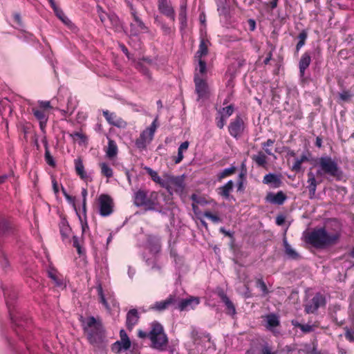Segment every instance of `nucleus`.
Listing matches in <instances>:
<instances>
[{
  "mask_svg": "<svg viewBox=\"0 0 354 354\" xmlns=\"http://www.w3.org/2000/svg\"><path fill=\"white\" fill-rule=\"evenodd\" d=\"M217 11L220 15L227 17L229 14V6L227 3V0H215Z\"/></svg>",
  "mask_w": 354,
  "mask_h": 354,
  "instance_id": "nucleus-38",
  "label": "nucleus"
},
{
  "mask_svg": "<svg viewBox=\"0 0 354 354\" xmlns=\"http://www.w3.org/2000/svg\"><path fill=\"white\" fill-rule=\"evenodd\" d=\"M140 316L137 309L133 308L127 314L126 326L129 330H131L139 321Z\"/></svg>",
  "mask_w": 354,
  "mask_h": 354,
  "instance_id": "nucleus-23",
  "label": "nucleus"
},
{
  "mask_svg": "<svg viewBox=\"0 0 354 354\" xmlns=\"http://www.w3.org/2000/svg\"><path fill=\"white\" fill-rule=\"evenodd\" d=\"M256 283H257V287L261 290L263 296L268 295V290L267 288L266 283L263 281V280L261 278L258 279L256 281Z\"/></svg>",
  "mask_w": 354,
  "mask_h": 354,
  "instance_id": "nucleus-58",
  "label": "nucleus"
},
{
  "mask_svg": "<svg viewBox=\"0 0 354 354\" xmlns=\"http://www.w3.org/2000/svg\"><path fill=\"white\" fill-rule=\"evenodd\" d=\"M219 296L222 300V301L225 304L227 310H228L229 314L234 315L236 314V309L234 305L229 299V297L224 293L221 292L219 294Z\"/></svg>",
  "mask_w": 354,
  "mask_h": 354,
  "instance_id": "nucleus-37",
  "label": "nucleus"
},
{
  "mask_svg": "<svg viewBox=\"0 0 354 354\" xmlns=\"http://www.w3.org/2000/svg\"><path fill=\"white\" fill-rule=\"evenodd\" d=\"M203 215L204 216H205L206 218H209V220L212 221V223H219L221 222V218L217 216V215H215V214H213L212 212H210L209 211H205L204 213H203Z\"/></svg>",
  "mask_w": 354,
  "mask_h": 354,
  "instance_id": "nucleus-56",
  "label": "nucleus"
},
{
  "mask_svg": "<svg viewBox=\"0 0 354 354\" xmlns=\"http://www.w3.org/2000/svg\"><path fill=\"white\" fill-rule=\"evenodd\" d=\"M265 320L266 322V328L271 331L275 336L279 335L280 332L276 329L280 324L279 316L274 313H270L265 316Z\"/></svg>",
  "mask_w": 354,
  "mask_h": 354,
  "instance_id": "nucleus-18",
  "label": "nucleus"
},
{
  "mask_svg": "<svg viewBox=\"0 0 354 354\" xmlns=\"http://www.w3.org/2000/svg\"><path fill=\"white\" fill-rule=\"evenodd\" d=\"M251 158L259 167H265L267 165V156L261 151H259L257 154L252 155Z\"/></svg>",
  "mask_w": 354,
  "mask_h": 354,
  "instance_id": "nucleus-34",
  "label": "nucleus"
},
{
  "mask_svg": "<svg viewBox=\"0 0 354 354\" xmlns=\"http://www.w3.org/2000/svg\"><path fill=\"white\" fill-rule=\"evenodd\" d=\"M31 113L39 121L41 131L45 133V129L48 120V111L34 106L31 107Z\"/></svg>",
  "mask_w": 354,
  "mask_h": 354,
  "instance_id": "nucleus-14",
  "label": "nucleus"
},
{
  "mask_svg": "<svg viewBox=\"0 0 354 354\" xmlns=\"http://www.w3.org/2000/svg\"><path fill=\"white\" fill-rule=\"evenodd\" d=\"M96 9H97V12L98 14L99 18H100L101 22L102 23V24L105 27L109 26L108 21H109V17L110 12L106 13L103 10V8L99 5L97 6Z\"/></svg>",
  "mask_w": 354,
  "mask_h": 354,
  "instance_id": "nucleus-43",
  "label": "nucleus"
},
{
  "mask_svg": "<svg viewBox=\"0 0 354 354\" xmlns=\"http://www.w3.org/2000/svg\"><path fill=\"white\" fill-rule=\"evenodd\" d=\"M159 194L156 192H147L139 189L133 194V203L136 207H143L146 211L162 212V205L159 201Z\"/></svg>",
  "mask_w": 354,
  "mask_h": 354,
  "instance_id": "nucleus-6",
  "label": "nucleus"
},
{
  "mask_svg": "<svg viewBox=\"0 0 354 354\" xmlns=\"http://www.w3.org/2000/svg\"><path fill=\"white\" fill-rule=\"evenodd\" d=\"M48 277L55 282V285L58 287H62L63 286V281L62 279H60L55 271H49L48 272Z\"/></svg>",
  "mask_w": 354,
  "mask_h": 354,
  "instance_id": "nucleus-54",
  "label": "nucleus"
},
{
  "mask_svg": "<svg viewBox=\"0 0 354 354\" xmlns=\"http://www.w3.org/2000/svg\"><path fill=\"white\" fill-rule=\"evenodd\" d=\"M59 230H60V234L62 235V239H67L68 237L70 232H71V227L68 225V224L65 221H62L60 223Z\"/></svg>",
  "mask_w": 354,
  "mask_h": 354,
  "instance_id": "nucleus-48",
  "label": "nucleus"
},
{
  "mask_svg": "<svg viewBox=\"0 0 354 354\" xmlns=\"http://www.w3.org/2000/svg\"><path fill=\"white\" fill-rule=\"evenodd\" d=\"M191 199L194 202V203H195L196 205L199 204L201 205H205L207 204V201L204 198H202L196 194H193L191 196Z\"/></svg>",
  "mask_w": 354,
  "mask_h": 354,
  "instance_id": "nucleus-59",
  "label": "nucleus"
},
{
  "mask_svg": "<svg viewBox=\"0 0 354 354\" xmlns=\"http://www.w3.org/2000/svg\"><path fill=\"white\" fill-rule=\"evenodd\" d=\"M145 170L147 171V174L151 176V179L156 183L159 184L161 187H164V185L166 181V176L164 178H161L158 176V173L153 170L151 168L146 167Z\"/></svg>",
  "mask_w": 354,
  "mask_h": 354,
  "instance_id": "nucleus-36",
  "label": "nucleus"
},
{
  "mask_svg": "<svg viewBox=\"0 0 354 354\" xmlns=\"http://www.w3.org/2000/svg\"><path fill=\"white\" fill-rule=\"evenodd\" d=\"M287 197L286 194L282 192L279 191L274 194L269 192L266 196V201L274 205H282L286 201Z\"/></svg>",
  "mask_w": 354,
  "mask_h": 354,
  "instance_id": "nucleus-22",
  "label": "nucleus"
},
{
  "mask_svg": "<svg viewBox=\"0 0 354 354\" xmlns=\"http://www.w3.org/2000/svg\"><path fill=\"white\" fill-rule=\"evenodd\" d=\"M113 212V201L106 194H102L99 197V213L102 216H108Z\"/></svg>",
  "mask_w": 354,
  "mask_h": 354,
  "instance_id": "nucleus-13",
  "label": "nucleus"
},
{
  "mask_svg": "<svg viewBox=\"0 0 354 354\" xmlns=\"http://www.w3.org/2000/svg\"><path fill=\"white\" fill-rule=\"evenodd\" d=\"M76 174L84 181H91V176L84 170V166L80 158H77L74 161Z\"/></svg>",
  "mask_w": 354,
  "mask_h": 354,
  "instance_id": "nucleus-24",
  "label": "nucleus"
},
{
  "mask_svg": "<svg viewBox=\"0 0 354 354\" xmlns=\"http://www.w3.org/2000/svg\"><path fill=\"white\" fill-rule=\"evenodd\" d=\"M17 37L19 39L27 43H34L35 41V36L32 33L25 30L20 31Z\"/></svg>",
  "mask_w": 354,
  "mask_h": 354,
  "instance_id": "nucleus-42",
  "label": "nucleus"
},
{
  "mask_svg": "<svg viewBox=\"0 0 354 354\" xmlns=\"http://www.w3.org/2000/svg\"><path fill=\"white\" fill-rule=\"evenodd\" d=\"M283 245L285 254L288 259L296 260L299 258V254L291 247L286 237L283 239Z\"/></svg>",
  "mask_w": 354,
  "mask_h": 354,
  "instance_id": "nucleus-32",
  "label": "nucleus"
},
{
  "mask_svg": "<svg viewBox=\"0 0 354 354\" xmlns=\"http://www.w3.org/2000/svg\"><path fill=\"white\" fill-rule=\"evenodd\" d=\"M103 115L109 124L118 128H124L127 122L121 118L118 117L115 113L110 112L108 110L103 111Z\"/></svg>",
  "mask_w": 354,
  "mask_h": 354,
  "instance_id": "nucleus-20",
  "label": "nucleus"
},
{
  "mask_svg": "<svg viewBox=\"0 0 354 354\" xmlns=\"http://www.w3.org/2000/svg\"><path fill=\"white\" fill-rule=\"evenodd\" d=\"M11 319L13 335L17 338L16 342L12 335L3 334L8 348L18 354H35V346L39 341L38 330H35L32 320L23 312L17 309L14 304L17 299V291L10 286H2Z\"/></svg>",
  "mask_w": 354,
  "mask_h": 354,
  "instance_id": "nucleus-1",
  "label": "nucleus"
},
{
  "mask_svg": "<svg viewBox=\"0 0 354 354\" xmlns=\"http://www.w3.org/2000/svg\"><path fill=\"white\" fill-rule=\"evenodd\" d=\"M227 120V118L223 114L218 113L217 116L216 117V126L221 129H223L226 123Z\"/></svg>",
  "mask_w": 354,
  "mask_h": 354,
  "instance_id": "nucleus-55",
  "label": "nucleus"
},
{
  "mask_svg": "<svg viewBox=\"0 0 354 354\" xmlns=\"http://www.w3.org/2000/svg\"><path fill=\"white\" fill-rule=\"evenodd\" d=\"M344 330L345 331L344 336L346 340L350 342H354V324L353 327L345 326Z\"/></svg>",
  "mask_w": 354,
  "mask_h": 354,
  "instance_id": "nucleus-52",
  "label": "nucleus"
},
{
  "mask_svg": "<svg viewBox=\"0 0 354 354\" xmlns=\"http://www.w3.org/2000/svg\"><path fill=\"white\" fill-rule=\"evenodd\" d=\"M210 45L211 43L207 39L201 38L195 57L196 59H202L203 57L207 55L208 53V48Z\"/></svg>",
  "mask_w": 354,
  "mask_h": 354,
  "instance_id": "nucleus-28",
  "label": "nucleus"
},
{
  "mask_svg": "<svg viewBox=\"0 0 354 354\" xmlns=\"http://www.w3.org/2000/svg\"><path fill=\"white\" fill-rule=\"evenodd\" d=\"M310 154L308 151L304 152L299 158H296L295 159L294 163L291 167V170L295 172H299L301 171V164L305 162H308L310 160Z\"/></svg>",
  "mask_w": 354,
  "mask_h": 354,
  "instance_id": "nucleus-26",
  "label": "nucleus"
},
{
  "mask_svg": "<svg viewBox=\"0 0 354 354\" xmlns=\"http://www.w3.org/2000/svg\"><path fill=\"white\" fill-rule=\"evenodd\" d=\"M198 61V65L196 68L195 74L198 73L199 76L202 78L206 75L207 64L206 62L202 59H197Z\"/></svg>",
  "mask_w": 354,
  "mask_h": 354,
  "instance_id": "nucleus-45",
  "label": "nucleus"
},
{
  "mask_svg": "<svg viewBox=\"0 0 354 354\" xmlns=\"http://www.w3.org/2000/svg\"><path fill=\"white\" fill-rule=\"evenodd\" d=\"M178 19L180 24V29L183 30L185 28L187 25V12H179Z\"/></svg>",
  "mask_w": 354,
  "mask_h": 354,
  "instance_id": "nucleus-57",
  "label": "nucleus"
},
{
  "mask_svg": "<svg viewBox=\"0 0 354 354\" xmlns=\"http://www.w3.org/2000/svg\"><path fill=\"white\" fill-rule=\"evenodd\" d=\"M234 111V106L230 104L225 107H223L222 109H220L218 111V113L223 114L225 117L228 118L230 116H231Z\"/></svg>",
  "mask_w": 354,
  "mask_h": 354,
  "instance_id": "nucleus-53",
  "label": "nucleus"
},
{
  "mask_svg": "<svg viewBox=\"0 0 354 354\" xmlns=\"http://www.w3.org/2000/svg\"><path fill=\"white\" fill-rule=\"evenodd\" d=\"M0 264L3 269L9 267V262L6 257L4 252L0 248Z\"/></svg>",
  "mask_w": 354,
  "mask_h": 354,
  "instance_id": "nucleus-61",
  "label": "nucleus"
},
{
  "mask_svg": "<svg viewBox=\"0 0 354 354\" xmlns=\"http://www.w3.org/2000/svg\"><path fill=\"white\" fill-rule=\"evenodd\" d=\"M311 62V56L309 52H305L299 62V76L301 78H303L305 75V71L309 66Z\"/></svg>",
  "mask_w": 354,
  "mask_h": 354,
  "instance_id": "nucleus-25",
  "label": "nucleus"
},
{
  "mask_svg": "<svg viewBox=\"0 0 354 354\" xmlns=\"http://www.w3.org/2000/svg\"><path fill=\"white\" fill-rule=\"evenodd\" d=\"M145 246L151 255H156L160 252L161 248L160 238L156 236L149 235Z\"/></svg>",
  "mask_w": 354,
  "mask_h": 354,
  "instance_id": "nucleus-19",
  "label": "nucleus"
},
{
  "mask_svg": "<svg viewBox=\"0 0 354 354\" xmlns=\"http://www.w3.org/2000/svg\"><path fill=\"white\" fill-rule=\"evenodd\" d=\"M101 168V173L103 176L106 178H111L113 175V169L106 162H101L100 164Z\"/></svg>",
  "mask_w": 354,
  "mask_h": 354,
  "instance_id": "nucleus-47",
  "label": "nucleus"
},
{
  "mask_svg": "<svg viewBox=\"0 0 354 354\" xmlns=\"http://www.w3.org/2000/svg\"><path fill=\"white\" fill-rule=\"evenodd\" d=\"M233 188L234 182L232 180H228L224 185L218 188V194L223 198L228 199Z\"/></svg>",
  "mask_w": 354,
  "mask_h": 354,
  "instance_id": "nucleus-30",
  "label": "nucleus"
},
{
  "mask_svg": "<svg viewBox=\"0 0 354 354\" xmlns=\"http://www.w3.org/2000/svg\"><path fill=\"white\" fill-rule=\"evenodd\" d=\"M340 233H328L324 227L315 228L306 236V242L316 248H325L336 243Z\"/></svg>",
  "mask_w": 354,
  "mask_h": 354,
  "instance_id": "nucleus-5",
  "label": "nucleus"
},
{
  "mask_svg": "<svg viewBox=\"0 0 354 354\" xmlns=\"http://www.w3.org/2000/svg\"><path fill=\"white\" fill-rule=\"evenodd\" d=\"M131 14L133 17V21L130 24L131 35L138 36L139 34L148 31V28L138 15L132 4L129 3Z\"/></svg>",
  "mask_w": 354,
  "mask_h": 354,
  "instance_id": "nucleus-9",
  "label": "nucleus"
},
{
  "mask_svg": "<svg viewBox=\"0 0 354 354\" xmlns=\"http://www.w3.org/2000/svg\"><path fill=\"white\" fill-rule=\"evenodd\" d=\"M56 17L67 27L73 29L74 24L69 19V18L65 15L64 11L59 8L57 5L52 8Z\"/></svg>",
  "mask_w": 354,
  "mask_h": 354,
  "instance_id": "nucleus-27",
  "label": "nucleus"
},
{
  "mask_svg": "<svg viewBox=\"0 0 354 354\" xmlns=\"http://www.w3.org/2000/svg\"><path fill=\"white\" fill-rule=\"evenodd\" d=\"M230 134L234 138H239L244 130V122L240 115H236L228 127Z\"/></svg>",
  "mask_w": 354,
  "mask_h": 354,
  "instance_id": "nucleus-15",
  "label": "nucleus"
},
{
  "mask_svg": "<svg viewBox=\"0 0 354 354\" xmlns=\"http://www.w3.org/2000/svg\"><path fill=\"white\" fill-rule=\"evenodd\" d=\"M189 146V142L188 141H185L183 143H181L180 145L178 147V155L174 158V162L176 164H178L183 160L184 158L183 152L186 151L188 149Z\"/></svg>",
  "mask_w": 354,
  "mask_h": 354,
  "instance_id": "nucleus-40",
  "label": "nucleus"
},
{
  "mask_svg": "<svg viewBox=\"0 0 354 354\" xmlns=\"http://www.w3.org/2000/svg\"><path fill=\"white\" fill-rule=\"evenodd\" d=\"M38 108H41L43 110H46V111H48L49 109L52 108L50 104V101H44V100H39L38 101V106H36Z\"/></svg>",
  "mask_w": 354,
  "mask_h": 354,
  "instance_id": "nucleus-63",
  "label": "nucleus"
},
{
  "mask_svg": "<svg viewBox=\"0 0 354 354\" xmlns=\"http://www.w3.org/2000/svg\"><path fill=\"white\" fill-rule=\"evenodd\" d=\"M77 106V100L75 97L70 96L67 100V105L66 109L61 110L62 115L64 116H69L72 115Z\"/></svg>",
  "mask_w": 354,
  "mask_h": 354,
  "instance_id": "nucleus-29",
  "label": "nucleus"
},
{
  "mask_svg": "<svg viewBox=\"0 0 354 354\" xmlns=\"http://www.w3.org/2000/svg\"><path fill=\"white\" fill-rule=\"evenodd\" d=\"M200 303V299L197 297H189L186 299L177 298V302L175 304V309L180 311L189 310L194 309Z\"/></svg>",
  "mask_w": 354,
  "mask_h": 354,
  "instance_id": "nucleus-12",
  "label": "nucleus"
},
{
  "mask_svg": "<svg viewBox=\"0 0 354 354\" xmlns=\"http://www.w3.org/2000/svg\"><path fill=\"white\" fill-rule=\"evenodd\" d=\"M96 289H97V295H98V296L100 297V302L104 306V307L108 310H109L110 308H109L108 302H107V301H106V299L105 298V295H104V293L103 292V288H102V284L100 283H97V285L96 286Z\"/></svg>",
  "mask_w": 354,
  "mask_h": 354,
  "instance_id": "nucleus-46",
  "label": "nucleus"
},
{
  "mask_svg": "<svg viewBox=\"0 0 354 354\" xmlns=\"http://www.w3.org/2000/svg\"><path fill=\"white\" fill-rule=\"evenodd\" d=\"M12 233L10 223L3 218H0V239L9 236Z\"/></svg>",
  "mask_w": 354,
  "mask_h": 354,
  "instance_id": "nucleus-33",
  "label": "nucleus"
},
{
  "mask_svg": "<svg viewBox=\"0 0 354 354\" xmlns=\"http://www.w3.org/2000/svg\"><path fill=\"white\" fill-rule=\"evenodd\" d=\"M118 151V149L116 142L113 140L109 139L108 147L106 151V156L109 158H113V157L116 156Z\"/></svg>",
  "mask_w": 354,
  "mask_h": 354,
  "instance_id": "nucleus-39",
  "label": "nucleus"
},
{
  "mask_svg": "<svg viewBox=\"0 0 354 354\" xmlns=\"http://www.w3.org/2000/svg\"><path fill=\"white\" fill-rule=\"evenodd\" d=\"M120 340H124V344L127 346V343L131 342L126 331L124 329H121L120 331Z\"/></svg>",
  "mask_w": 354,
  "mask_h": 354,
  "instance_id": "nucleus-64",
  "label": "nucleus"
},
{
  "mask_svg": "<svg viewBox=\"0 0 354 354\" xmlns=\"http://www.w3.org/2000/svg\"><path fill=\"white\" fill-rule=\"evenodd\" d=\"M235 170H236V167L234 166H232L230 167L225 168L218 174L217 178L218 180H221V179L225 178L226 176H229L232 175V174H234L235 172Z\"/></svg>",
  "mask_w": 354,
  "mask_h": 354,
  "instance_id": "nucleus-49",
  "label": "nucleus"
},
{
  "mask_svg": "<svg viewBox=\"0 0 354 354\" xmlns=\"http://www.w3.org/2000/svg\"><path fill=\"white\" fill-rule=\"evenodd\" d=\"M261 354H277V351H272L268 343H265L261 347Z\"/></svg>",
  "mask_w": 354,
  "mask_h": 354,
  "instance_id": "nucleus-62",
  "label": "nucleus"
},
{
  "mask_svg": "<svg viewBox=\"0 0 354 354\" xmlns=\"http://www.w3.org/2000/svg\"><path fill=\"white\" fill-rule=\"evenodd\" d=\"M194 83L196 93L198 95V101L206 100L209 97V88L206 80L199 76L198 73L194 74Z\"/></svg>",
  "mask_w": 354,
  "mask_h": 354,
  "instance_id": "nucleus-10",
  "label": "nucleus"
},
{
  "mask_svg": "<svg viewBox=\"0 0 354 354\" xmlns=\"http://www.w3.org/2000/svg\"><path fill=\"white\" fill-rule=\"evenodd\" d=\"M108 23L109 26L106 27L113 29L115 32H120L122 29L121 22L115 13L110 12Z\"/></svg>",
  "mask_w": 354,
  "mask_h": 354,
  "instance_id": "nucleus-31",
  "label": "nucleus"
},
{
  "mask_svg": "<svg viewBox=\"0 0 354 354\" xmlns=\"http://www.w3.org/2000/svg\"><path fill=\"white\" fill-rule=\"evenodd\" d=\"M144 259L146 264L150 268V269L156 270H159L160 269V266L157 263V257L156 254L151 255V257L150 258H147L145 256Z\"/></svg>",
  "mask_w": 354,
  "mask_h": 354,
  "instance_id": "nucleus-44",
  "label": "nucleus"
},
{
  "mask_svg": "<svg viewBox=\"0 0 354 354\" xmlns=\"http://www.w3.org/2000/svg\"><path fill=\"white\" fill-rule=\"evenodd\" d=\"M138 336L141 339L148 338L150 340L149 346L158 351H165L169 344V339L165 332L163 326L157 321L150 324L149 332L139 330Z\"/></svg>",
  "mask_w": 354,
  "mask_h": 354,
  "instance_id": "nucleus-3",
  "label": "nucleus"
},
{
  "mask_svg": "<svg viewBox=\"0 0 354 354\" xmlns=\"http://www.w3.org/2000/svg\"><path fill=\"white\" fill-rule=\"evenodd\" d=\"M158 126V117H156L151 125L140 133L139 138L135 142L136 147L139 150L146 149L147 145L152 141Z\"/></svg>",
  "mask_w": 354,
  "mask_h": 354,
  "instance_id": "nucleus-7",
  "label": "nucleus"
},
{
  "mask_svg": "<svg viewBox=\"0 0 354 354\" xmlns=\"http://www.w3.org/2000/svg\"><path fill=\"white\" fill-rule=\"evenodd\" d=\"M325 304V297L319 292L316 293L315 296L305 305V311L307 313H314L319 308L324 306Z\"/></svg>",
  "mask_w": 354,
  "mask_h": 354,
  "instance_id": "nucleus-11",
  "label": "nucleus"
},
{
  "mask_svg": "<svg viewBox=\"0 0 354 354\" xmlns=\"http://www.w3.org/2000/svg\"><path fill=\"white\" fill-rule=\"evenodd\" d=\"M158 8L160 13L169 18L171 21H175V10L169 0H158Z\"/></svg>",
  "mask_w": 354,
  "mask_h": 354,
  "instance_id": "nucleus-16",
  "label": "nucleus"
},
{
  "mask_svg": "<svg viewBox=\"0 0 354 354\" xmlns=\"http://www.w3.org/2000/svg\"><path fill=\"white\" fill-rule=\"evenodd\" d=\"M177 302V297L174 295H169V297L162 301L155 302L151 307L150 309L156 311H163L167 309L170 306H174Z\"/></svg>",
  "mask_w": 354,
  "mask_h": 354,
  "instance_id": "nucleus-17",
  "label": "nucleus"
},
{
  "mask_svg": "<svg viewBox=\"0 0 354 354\" xmlns=\"http://www.w3.org/2000/svg\"><path fill=\"white\" fill-rule=\"evenodd\" d=\"M124 340L117 341L113 344L111 349L115 353H120L122 351H127L131 347V342L127 343V346L124 344Z\"/></svg>",
  "mask_w": 354,
  "mask_h": 354,
  "instance_id": "nucleus-41",
  "label": "nucleus"
},
{
  "mask_svg": "<svg viewBox=\"0 0 354 354\" xmlns=\"http://www.w3.org/2000/svg\"><path fill=\"white\" fill-rule=\"evenodd\" d=\"M163 187L165 188L170 194H173L174 193H176L179 195L183 194L185 189L183 176H166V181Z\"/></svg>",
  "mask_w": 354,
  "mask_h": 354,
  "instance_id": "nucleus-8",
  "label": "nucleus"
},
{
  "mask_svg": "<svg viewBox=\"0 0 354 354\" xmlns=\"http://www.w3.org/2000/svg\"><path fill=\"white\" fill-rule=\"evenodd\" d=\"M69 136H70V137H71L74 140L76 138H78L79 139L78 144L80 145H85L87 142V140H88L87 137L84 134H83V133H82L80 132H74L73 133H70Z\"/></svg>",
  "mask_w": 354,
  "mask_h": 354,
  "instance_id": "nucleus-50",
  "label": "nucleus"
},
{
  "mask_svg": "<svg viewBox=\"0 0 354 354\" xmlns=\"http://www.w3.org/2000/svg\"><path fill=\"white\" fill-rule=\"evenodd\" d=\"M299 41L296 46L297 51H299L305 44L306 39H307V33L305 30L301 32L298 35Z\"/></svg>",
  "mask_w": 354,
  "mask_h": 354,
  "instance_id": "nucleus-51",
  "label": "nucleus"
},
{
  "mask_svg": "<svg viewBox=\"0 0 354 354\" xmlns=\"http://www.w3.org/2000/svg\"><path fill=\"white\" fill-rule=\"evenodd\" d=\"M136 68L142 73L144 75H147V77H150L149 69L144 65V64L139 61L136 64Z\"/></svg>",
  "mask_w": 354,
  "mask_h": 354,
  "instance_id": "nucleus-60",
  "label": "nucleus"
},
{
  "mask_svg": "<svg viewBox=\"0 0 354 354\" xmlns=\"http://www.w3.org/2000/svg\"><path fill=\"white\" fill-rule=\"evenodd\" d=\"M263 183L272 188H279L282 184L281 176L273 173L267 174L263 177Z\"/></svg>",
  "mask_w": 354,
  "mask_h": 354,
  "instance_id": "nucleus-21",
  "label": "nucleus"
},
{
  "mask_svg": "<svg viewBox=\"0 0 354 354\" xmlns=\"http://www.w3.org/2000/svg\"><path fill=\"white\" fill-rule=\"evenodd\" d=\"M42 143L44 144V147L45 148L44 158H45V160H46V163L51 167H55V161L50 153L49 148H48V143L46 136H44V138L42 139Z\"/></svg>",
  "mask_w": 354,
  "mask_h": 354,
  "instance_id": "nucleus-35",
  "label": "nucleus"
},
{
  "mask_svg": "<svg viewBox=\"0 0 354 354\" xmlns=\"http://www.w3.org/2000/svg\"><path fill=\"white\" fill-rule=\"evenodd\" d=\"M317 168L316 173L308 171L307 187L309 192V198L313 199L315 196L317 186L323 179L330 178L340 180L343 178V171L338 165L336 160L329 156H323L317 158L315 163Z\"/></svg>",
  "mask_w": 354,
  "mask_h": 354,
  "instance_id": "nucleus-2",
  "label": "nucleus"
},
{
  "mask_svg": "<svg viewBox=\"0 0 354 354\" xmlns=\"http://www.w3.org/2000/svg\"><path fill=\"white\" fill-rule=\"evenodd\" d=\"M79 320L81 323L84 333L86 335L89 344L95 346L103 341L104 330L100 319L93 316H80Z\"/></svg>",
  "mask_w": 354,
  "mask_h": 354,
  "instance_id": "nucleus-4",
  "label": "nucleus"
}]
</instances>
